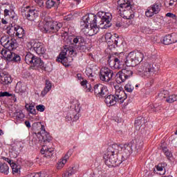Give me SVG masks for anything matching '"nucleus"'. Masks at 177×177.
I'll list each match as a JSON object with an SVG mask.
<instances>
[{
    "instance_id": "f257e3e1",
    "label": "nucleus",
    "mask_w": 177,
    "mask_h": 177,
    "mask_svg": "<svg viewBox=\"0 0 177 177\" xmlns=\"http://www.w3.org/2000/svg\"><path fill=\"white\" fill-rule=\"evenodd\" d=\"M112 16L110 12H99L97 16L91 15H85L80 21V28L86 35L93 37L97 32H99L97 27V20H100L101 28H109L111 27Z\"/></svg>"
},
{
    "instance_id": "f03ea898",
    "label": "nucleus",
    "mask_w": 177,
    "mask_h": 177,
    "mask_svg": "<svg viewBox=\"0 0 177 177\" xmlns=\"http://www.w3.org/2000/svg\"><path fill=\"white\" fill-rule=\"evenodd\" d=\"M121 151V147L118 144H113L107 149V152L104 155V162L108 167H118L122 164V161H125L126 158L120 155L118 159V153Z\"/></svg>"
},
{
    "instance_id": "7ed1b4c3",
    "label": "nucleus",
    "mask_w": 177,
    "mask_h": 177,
    "mask_svg": "<svg viewBox=\"0 0 177 177\" xmlns=\"http://www.w3.org/2000/svg\"><path fill=\"white\" fill-rule=\"evenodd\" d=\"M39 128H40V131L35 132L36 136L38 138L39 141L41 142L42 145V148L41 149V153L43 154L44 157L46 158H50L52 156H53V148L48 147L46 145L47 143H50V140H52V137L49 135V133L46 132L45 130V126L39 124Z\"/></svg>"
},
{
    "instance_id": "20e7f679",
    "label": "nucleus",
    "mask_w": 177,
    "mask_h": 177,
    "mask_svg": "<svg viewBox=\"0 0 177 177\" xmlns=\"http://www.w3.org/2000/svg\"><path fill=\"white\" fill-rule=\"evenodd\" d=\"M159 70L160 67L157 64L145 62L138 66V74L142 78H150V77L156 75Z\"/></svg>"
},
{
    "instance_id": "39448f33",
    "label": "nucleus",
    "mask_w": 177,
    "mask_h": 177,
    "mask_svg": "<svg viewBox=\"0 0 177 177\" xmlns=\"http://www.w3.org/2000/svg\"><path fill=\"white\" fill-rule=\"evenodd\" d=\"M44 21V29L46 34H55L63 27L62 23L55 21L50 17H46Z\"/></svg>"
},
{
    "instance_id": "423d86ee",
    "label": "nucleus",
    "mask_w": 177,
    "mask_h": 177,
    "mask_svg": "<svg viewBox=\"0 0 177 177\" xmlns=\"http://www.w3.org/2000/svg\"><path fill=\"white\" fill-rule=\"evenodd\" d=\"M118 5H119L118 9L120 12H123L124 19L131 20L135 17L133 10L131 9L130 0H118Z\"/></svg>"
},
{
    "instance_id": "0eeeda50",
    "label": "nucleus",
    "mask_w": 177,
    "mask_h": 177,
    "mask_svg": "<svg viewBox=\"0 0 177 177\" xmlns=\"http://www.w3.org/2000/svg\"><path fill=\"white\" fill-rule=\"evenodd\" d=\"M145 55L140 51H133L128 54L125 63L129 67H135L142 62Z\"/></svg>"
},
{
    "instance_id": "6e6552de",
    "label": "nucleus",
    "mask_w": 177,
    "mask_h": 177,
    "mask_svg": "<svg viewBox=\"0 0 177 177\" xmlns=\"http://www.w3.org/2000/svg\"><path fill=\"white\" fill-rule=\"evenodd\" d=\"M25 62L26 64H32L35 68L45 70V63H44V61L31 53H28L26 55Z\"/></svg>"
},
{
    "instance_id": "1a4fd4ad",
    "label": "nucleus",
    "mask_w": 177,
    "mask_h": 177,
    "mask_svg": "<svg viewBox=\"0 0 177 177\" xmlns=\"http://www.w3.org/2000/svg\"><path fill=\"white\" fill-rule=\"evenodd\" d=\"M115 77H117V73L107 67H103L100 71V80L103 82H110V81H113Z\"/></svg>"
},
{
    "instance_id": "9d476101",
    "label": "nucleus",
    "mask_w": 177,
    "mask_h": 177,
    "mask_svg": "<svg viewBox=\"0 0 177 177\" xmlns=\"http://www.w3.org/2000/svg\"><path fill=\"white\" fill-rule=\"evenodd\" d=\"M0 42L2 46L5 48L2 49H6L7 50H14V49L17 48V41L15 39L9 38V36L7 35L1 37Z\"/></svg>"
},
{
    "instance_id": "9b49d317",
    "label": "nucleus",
    "mask_w": 177,
    "mask_h": 177,
    "mask_svg": "<svg viewBox=\"0 0 177 177\" xmlns=\"http://www.w3.org/2000/svg\"><path fill=\"white\" fill-rule=\"evenodd\" d=\"M10 50H12L1 49V55L6 60H8V62H12L13 63H20V62H21V57L20 55Z\"/></svg>"
},
{
    "instance_id": "f8f14e48",
    "label": "nucleus",
    "mask_w": 177,
    "mask_h": 177,
    "mask_svg": "<svg viewBox=\"0 0 177 177\" xmlns=\"http://www.w3.org/2000/svg\"><path fill=\"white\" fill-rule=\"evenodd\" d=\"M27 47L30 50H35L37 55H44L45 52H46L44 44L35 40L28 42Z\"/></svg>"
},
{
    "instance_id": "ddd939ff",
    "label": "nucleus",
    "mask_w": 177,
    "mask_h": 177,
    "mask_svg": "<svg viewBox=\"0 0 177 177\" xmlns=\"http://www.w3.org/2000/svg\"><path fill=\"white\" fill-rule=\"evenodd\" d=\"M132 75H133V72L128 68L122 69V71L116 73V82L118 84L125 82V81H127V80H129Z\"/></svg>"
},
{
    "instance_id": "4468645a",
    "label": "nucleus",
    "mask_w": 177,
    "mask_h": 177,
    "mask_svg": "<svg viewBox=\"0 0 177 177\" xmlns=\"http://www.w3.org/2000/svg\"><path fill=\"white\" fill-rule=\"evenodd\" d=\"M21 13L23 17L32 21L35 20V17H38V13L35 9H31L30 6L22 7L21 10Z\"/></svg>"
},
{
    "instance_id": "2eb2a0df",
    "label": "nucleus",
    "mask_w": 177,
    "mask_h": 177,
    "mask_svg": "<svg viewBox=\"0 0 177 177\" xmlns=\"http://www.w3.org/2000/svg\"><path fill=\"white\" fill-rule=\"evenodd\" d=\"M93 91L97 97H106L109 95V88L102 84H95Z\"/></svg>"
},
{
    "instance_id": "dca6fc26",
    "label": "nucleus",
    "mask_w": 177,
    "mask_h": 177,
    "mask_svg": "<svg viewBox=\"0 0 177 177\" xmlns=\"http://www.w3.org/2000/svg\"><path fill=\"white\" fill-rule=\"evenodd\" d=\"M162 6V5L161 3H154L148 7L145 12V15L147 17H153L154 15H158V13H160L161 11Z\"/></svg>"
},
{
    "instance_id": "f3484780",
    "label": "nucleus",
    "mask_w": 177,
    "mask_h": 177,
    "mask_svg": "<svg viewBox=\"0 0 177 177\" xmlns=\"http://www.w3.org/2000/svg\"><path fill=\"white\" fill-rule=\"evenodd\" d=\"M8 34L9 35H13V34H15V36L18 38H23L24 37V29L23 28L17 26H8Z\"/></svg>"
},
{
    "instance_id": "a211bd4d",
    "label": "nucleus",
    "mask_w": 177,
    "mask_h": 177,
    "mask_svg": "<svg viewBox=\"0 0 177 177\" xmlns=\"http://www.w3.org/2000/svg\"><path fill=\"white\" fill-rule=\"evenodd\" d=\"M124 63H125V62L122 57L118 56L115 57L113 62H109V66L114 67L117 70H121V68H124Z\"/></svg>"
},
{
    "instance_id": "6ab92c4d",
    "label": "nucleus",
    "mask_w": 177,
    "mask_h": 177,
    "mask_svg": "<svg viewBox=\"0 0 177 177\" xmlns=\"http://www.w3.org/2000/svg\"><path fill=\"white\" fill-rule=\"evenodd\" d=\"M162 42L164 45H171L177 42V33H171L163 37Z\"/></svg>"
},
{
    "instance_id": "aec40b11",
    "label": "nucleus",
    "mask_w": 177,
    "mask_h": 177,
    "mask_svg": "<svg viewBox=\"0 0 177 177\" xmlns=\"http://www.w3.org/2000/svg\"><path fill=\"white\" fill-rule=\"evenodd\" d=\"M118 146H120V147H121V151H122V150H124V153L126 154H131V153H132V151H135V148L133 147V143L132 142H129L128 144H120L118 145Z\"/></svg>"
},
{
    "instance_id": "412c9836",
    "label": "nucleus",
    "mask_w": 177,
    "mask_h": 177,
    "mask_svg": "<svg viewBox=\"0 0 177 177\" xmlns=\"http://www.w3.org/2000/svg\"><path fill=\"white\" fill-rule=\"evenodd\" d=\"M67 50H64L60 53L57 57V62L62 63L64 66H67L68 59H67Z\"/></svg>"
},
{
    "instance_id": "4be33fe9",
    "label": "nucleus",
    "mask_w": 177,
    "mask_h": 177,
    "mask_svg": "<svg viewBox=\"0 0 177 177\" xmlns=\"http://www.w3.org/2000/svg\"><path fill=\"white\" fill-rule=\"evenodd\" d=\"M113 39H114V45L113 44ZM110 41H106L107 44L110 46L113 45V48H118V46H120V44H122V40L118 35L115 34L111 38H110Z\"/></svg>"
},
{
    "instance_id": "5701e85b",
    "label": "nucleus",
    "mask_w": 177,
    "mask_h": 177,
    "mask_svg": "<svg viewBox=\"0 0 177 177\" xmlns=\"http://www.w3.org/2000/svg\"><path fill=\"white\" fill-rule=\"evenodd\" d=\"M71 154H73V151H68L67 152V153L65 155V156L62 159V160H60L57 163V168L58 169H62V168H63V167H64V165L67 162V160H68V158H70V157H71Z\"/></svg>"
},
{
    "instance_id": "b1692460",
    "label": "nucleus",
    "mask_w": 177,
    "mask_h": 177,
    "mask_svg": "<svg viewBox=\"0 0 177 177\" xmlns=\"http://www.w3.org/2000/svg\"><path fill=\"white\" fill-rule=\"evenodd\" d=\"M68 41H69L72 45H74V44H84V42H85V39H84V37L82 36L69 37Z\"/></svg>"
},
{
    "instance_id": "393cba45",
    "label": "nucleus",
    "mask_w": 177,
    "mask_h": 177,
    "mask_svg": "<svg viewBox=\"0 0 177 177\" xmlns=\"http://www.w3.org/2000/svg\"><path fill=\"white\" fill-rule=\"evenodd\" d=\"M107 106H114L117 104V97L114 95H109L105 97L104 100Z\"/></svg>"
},
{
    "instance_id": "a878e982",
    "label": "nucleus",
    "mask_w": 177,
    "mask_h": 177,
    "mask_svg": "<svg viewBox=\"0 0 177 177\" xmlns=\"http://www.w3.org/2000/svg\"><path fill=\"white\" fill-rule=\"evenodd\" d=\"M115 96L116 97L117 102H119V103H124V100L128 97V95L124 91H120L118 93H115Z\"/></svg>"
},
{
    "instance_id": "bb28decb",
    "label": "nucleus",
    "mask_w": 177,
    "mask_h": 177,
    "mask_svg": "<svg viewBox=\"0 0 177 177\" xmlns=\"http://www.w3.org/2000/svg\"><path fill=\"white\" fill-rule=\"evenodd\" d=\"M15 7L12 6H10L8 8H6L4 10V16L6 17V16H9L11 19H15Z\"/></svg>"
},
{
    "instance_id": "cd10ccee",
    "label": "nucleus",
    "mask_w": 177,
    "mask_h": 177,
    "mask_svg": "<svg viewBox=\"0 0 177 177\" xmlns=\"http://www.w3.org/2000/svg\"><path fill=\"white\" fill-rule=\"evenodd\" d=\"M25 108L30 114L35 115L37 114V110H35V103L31 102L30 104H26Z\"/></svg>"
},
{
    "instance_id": "c85d7f7f",
    "label": "nucleus",
    "mask_w": 177,
    "mask_h": 177,
    "mask_svg": "<svg viewBox=\"0 0 177 177\" xmlns=\"http://www.w3.org/2000/svg\"><path fill=\"white\" fill-rule=\"evenodd\" d=\"M0 172L4 175L9 174V166L5 162H0Z\"/></svg>"
},
{
    "instance_id": "c756f323",
    "label": "nucleus",
    "mask_w": 177,
    "mask_h": 177,
    "mask_svg": "<svg viewBox=\"0 0 177 177\" xmlns=\"http://www.w3.org/2000/svg\"><path fill=\"white\" fill-rule=\"evenodd\" d=\"M15 92L17 93H24L26 92V86L21 84V82H18L15 87Z\"/></svg>"
},
{
    "instance_id": "7c9ffc66",
    "label": "nucleus",
    "mask_w": 177,
    "mask_h": 177,
    "mask_svg": "<svg viewBox=\"0 0 177 177\" xmlns=\"http://www.w3.org/2000/svg\"><path fill=\"white\" fill-rule=\"evenodd\" d=\"M52 89V83L49 80H46V86L44 89L41 91V95L45 96L48 92H49Z\"/></svg>"
},
{
    "instance_id": "2f4dec72",
    "label": "nucleus",
    "mask_w": 177,
    "mask_h": 177,
    "mask_svg": "<svg viewBox=\"0 0 177 177\" xmlns=\"http://www.w3.org/2000/svg\"><path fill=\"white\" fill-rule=\"evenodd\" d=\"M86 75L91 80V81H95V78H96V73H93V71H92V68H87L85 71Z\"/></svg>"
},
{
    "instance_id": "473e14b6",
    "label": "nucleus",
    "mask_w": 177,
    "mask_h": 177,
    "mask_svg": "<svg viewBox=\"0 0 177 177\" xmlns=\"http://www.w3.org/2000/svg\"><path fill=\"white\" fill-rule=\"evenodd\" d=\"M10 167L12 169V174H20V169H21V166L17 165L15 162H12V164H10Z\"/></svg>"
},
{
    "instance_id": "72a5a7b5",
    "label": "nucleus",
    "mask_w": 177,
    "mask_h": 177,
    "mask_svg": "<svg viewBox=\"0 0 177 177\" xmlns=\"http://www.w3.org/2000/svg\"><path fill=\"white\" fill-rule=\"evenodd\" d=\"M165 167H167V164L165 162L159 163L157 166H156V171H158L162 175L165 174Z\"/></svg>"
},
{
    "instance_id": "f704fd0d",
    "label": "nucleus",
    "mask_w": 177,
    "mask_h": 177,
    "mask_svg": "<svg viewBox=\"0 0 177 177\" xmlns=\"http://www.w3.org/2000/svg\"><path fill=\"white\" fill-rule=\"evenodd\" d=\"M1 81L3 85H9L12 82V77L10 75H4L1 77Z\"/></svg>"
},
{
    "instance_id": "c9c22d12",
    "label": "nucleus",
    "mask_w": 177,
    "mask_h": 177,
    "mask_svg": "<svg viewBox=\"0 0 177 177\" xmlns=\"http://www.w3.org/2000/svg\"><path fill=\"white\" fill-rule=\"evenodd\" d=\"M14 117H15L17 121H21L24 118V113L21 111H18L14 113Z\"/></svg>"
},
{
    "instance_id": "e433bc0d",
    "label": "nucleus",
    "mask_w": 177,
    "mask_h": 177,
    "mask_svg": "<svg viewBox=\"0 0 177 177\" xmlns=\"http://www.w3.org/2000/svg\"><path fill=\"white\" fill-rule=\"evenodd\" d=\"M135 151H138L143 147V142L142 140H137L135 144H133Z\"/></svg>"
},
{
    "instance_id": "4c0bfd02",
    "label": "nucleus",
    "mask_w": 177,
    "mask_h": 177,
    "mask_svg": "<svg viewBox=\"0 0 177 177\" xmlns=\"http://www.w3.org/2000/svg\"><path fill=\"white\" fill-rule=\"evenodd\" d=\"M9 154L11 158H17V156H19V152L16 151V147L15 146L10 150Z\"/></svg>"
},
{
    "instance_id": "58836bf2",
    "label": "nucleus",
    "mask_w": 177,
    "mask_h": 177,
    "mask_svg": "<svg viewBox=\"0 0 177 177\" xmlns=\"http://www.w3.org/2000/svg\"><path fill=\"white\" fill-rule=\"evenodd\" d=\"M162 150L166 156L167 160H171V158H172V153H171L169 150H168V148H167L166 147H162Z\"/></svg>"
},
{
    "instance_id": "ea45409f",
    "label": "nucleus",
    "mask_w": 177,
    "mask_h": 177,
    "mask_svg": "<svg viewBox=\"0 0 177 177\" xmlns=\"http://www.w3.org/2000/svg\"><path fill=\"white\" fill-rule=\"evenodd\" d=\"M134 87L131 83H127L124 86V90L126 92H129L130 93L133 91Z\"/></svg>"
},
{
    "instance_id": "a19ab883",
    "label": "nucleus",
    "mask_w": 177,
    "mask_h": 177,
    "mask_svg": "<svg viewBox=\"0 0 177 177\" xmlns=\"http://www.w3.org/2000/svg\"><path fill=\"white\" fill-rule=\"evenodd\" d=\"M176 100H177V95H171L169 96V97L166 100V102H167V103H174V102H176Z\"/></svg>"
},
{
    "instance_id": "79ce46f5",
    "label": "nucleus",
    "mask_w": 177,
    "mask_h": 177,
    "mask_svg": "<svg viewBox=\"0 0 177 177\" xmlns=\"http://www.w3.org/2000/svg\"><path fill=\"white\" fill-rule=\"evenodd\" d=\"M55 3H56V2H55V1L48 0L46 3V8L50 9V8H53V6H55Z\"/></svg>"
},
{
    "instance_id": "37998d69",
    "label": "nucleus",
    "mask_w": 177,
    "mask_h": 177,
    "mask_svg": "<svg viewBox=\"0 0 177 177\" xmlns=\"http://www.w3.org/2000/svg\"><path fill=\"white\" fill-rule=\"evenodd\" d=\"M78 171V167L76 166L73 167L71 168L68 171L71 174V176L74 175Z\"/></svg>"
},
{
    "instance_id": "c03bdc74",
    "label": "nucleus",
    "mask_w": 177,
    "mask_h": 177,
    "mask_svg": "<svg viewBox=\"0 0 177 177\" xmlns=\"http://www.w3.org/2000/svg\"><path fill=\"white\" fill-rule=\"evenodd\" d=\"M10 96H12V94L9 93L8 91L0 92V97H9Z\"/></svg>"
},
{
    "instance_id": "a18cd8bd",
    "label": "nucleus",
    "mask_w": 177,
    "mask_h": 177,
    "mask_svg": "<svg viewBox=\"0 0 177 177\" xmlns=\"http://www.w3.org/2000/svg\"><path fill=\"white\" fill-rule=\"evenodd\" d=\"M36 109L37 111H40V113H44L45 111V106L42 104L37 105L36 106Z\"/></svg>"
},
{
    "instance_id": "49530a36",
    "label": "nucleus",
    "mask_w": 177,
    "mask_h": 177,
    "mask_svg": "<svg viewBox=\"0 0 177 177\" xmlns=\"http://www.w3.org/2000/svg\"><path fill=\"white\" fill-rule=\"evenodd\" d=\"M142 120H143L142 118L140 117V118H138L136 121H135V125L136 127H139L140 125L142 124Z\"/></svg>"
},
{
    "instance_id": "de8ad7c7",
    "label": "nucleus",
    "mask_w": 177,
    "mask_h": 177,
    "mask_svg": "<svg viewBox=\"0 0 177 177\" xmlns=\"http://www.w3.org/2000/svg\"><path fill=\"white\" fill-rule=\"evenodd\" d=\"M167 17H170L171 19H174V20H176V15H174L172 12H168L166 14Z\"/></svg>"
},
{
    "instance_id": "09e8293b",
    "label": "nucleus",
    "mask_w": 177,
    "mask_h": 177,
    "mask_svg": "<svg viewBox=\"0 0 177 177\" xmlns=\"http://www.w3.org/2000/svg\"><path fill=\"white\" fill-rule=\"evenodd\" d=\"M113 35L111 33H106L105 35V39L106 42H110V38H112Z\"/></svg>"
},
{
    "instance_id": "8fccbe9b",
    "label": "nucleus",
    "mask_w": 177,
    "mask_h": 177,
    "mask_svg": "<svg viewBox=\"0 0 177 177\" xmlns=\"http://www.w3.org/2000/svg\"><path fill=\"white\" fill-rule=\"evenodd\" d=\"M73 19V15L71 14H68V15L64 17V20H66V21H70Z\"/></svg>"
},
{
    "instance_id": "3c124183",
    "label": "nucleus",
    "mask_w": 177,
    "mask_h": 177,
    "mask_svg": "<svg viewBox=\"0 0 177 177\" xmlns=\"http://www.w3.org/2000/svg\"><path fill=\"white\" fill-rule=\"evenodd\" d=\"M3 160H4V161H6L7 162H8V164H12V162H13V161L10 159H9V158H5V157H3Z\"/></svg>"
},
{
    "instance_id": "603ef678",
    "label": "nucleus",
    "mask_w": 177,
    "mask_h": 177,
    "mask_svg": "<svg viewBox=\"0 0 177 177\" xmlns=\"http://www.w3.org/2000/svg\"><path fill=\"white\" fill-rule=\"evenodd\" d=\"M70 176H71V174L68 171L62 174V177H70Z\"/></svg>"
},
{
    "instance_id": "864d4df0",
    "label": "nucleus",
    "mask_w": 177,
    "mask_h": 177,
    "mask_svg": "<svg viewBox=\"0 0 177 177\" xmlns=\"http://www.w3.org/2000/svg\"><path fill=\"white\" fill-rule=\"evenodd\" d=\"M87 84H88V82L86 80H83L81 82L82 86H84V87L86 86V88H88Z\"/></svg>"
},
{
    "instance_id": "5fc2aeb1",
    "label": "nucleus",
    "mask_w": 177,
    "mask_h": 177,
    "mask_svg": "<svg viewBox=\"0 0 177 177\" xmlns=\"http://www.w3.org/2000/svg\"><path fill=\"white\" fill-rule=\"evenodd\" d=\"M176 1L177 0H170L169 3V5L170 6H174V5H175V3H176Z\"/></svg>"
},
{
    "instance_id": "6e6d98bb",
    "label": "nucleus",
    "mask_w": 177,
    "mask_h": 177,
    "mask_svg": "<svg viewBox=\"0 0 177 177\" xmlns=\"http://www.w3.org/2000/svg\"><path fill=\"white\" fill-rule=\"evenodd\" d=\"M25 125L27 127V128H31V124L28 121L25 122Z\"/></svg>"
},
{
    "instance_id": "4d7b16f0",
    "label": "nucleus",
    "mask_w": 177,
    "mask_h": 177,
    "mask_svg": "<svg viewBox=\"0 0 177 177\" xmlns=\"http://www.w3.org/2000/svg\"><path fill=\"white\" fill-rule=\"evenodd\" d=\"M115 89L116 91L115 93H118L120 92V91H122V90H121V88L118 86H115Z\"/></svg>"
},
{
    "instance_id": "13d9d810",
    "label": "nucleus",
    "mask_w": 177,
    "mask_h": 177,
    "mask_svg": "<svg viewBox=\"0 0 177 177\" xmlns=\"http://www.w3.org/2000/svg\"><path fill=\"white\" fill-rule=\"evenodd\" d=\"M11 97L14 102H17V98L16 97L15 95L12 94Z\"/></svg>"
},
{
    "instance_id": "bf43d9fd",
    "label": "nucleus",
    "mask_w": 177,
    "mask_h": 177,
    "mask_svg": "<svg viewBox=\"0 0 177 177\" xmlns=\"http://www.w3.org/2000/svg\"><path fill=\"white\" fill-rule=\"evenodd\" d=\"M34 177H42L41 173H34Z\"/></svg>"
},
{
    "instance_id": "052dcab7",
    "label": "nucleus",
    "mask_w": 177,
    "mask_h": 177,
    "mask_svg": "<svg viewBox=\"0 0 177 177\" xmlns=\"http://www.w3.org/2000/svg\"><path fill=\"white\" fill-rule=\"evenodd\" d=\"M1 23H2L3 24H8V21H6V19L2 18V19H1Z\"/></svg>"
},
{
    "instance_id": "680f3d73",
    "label": "nucleus",
    "mask_w": 177,
    "mask_h": 177,
    "mask_svg": "<svg viewBox=\"0 0 177 177\" xmlns=\"http://www.w3.org/2000/svg\"><path fill=\"white\" fill-rule=\"evenodd\" d=\"M80 118V115L76 114L74 116V121H77V120H78Z\"/></svg>"
},
{
    "instance_id": "e2e57ef3",
    "label": "nucleus",
    "mask_w": 177,
    "mask_h": 177,
    "mask_svg": "<svg viewBox=\"0 0 177 177\" xmlns=\"http://www.w3.org/2000/svg\"><path fill=\"white\" fill-rule=\"evenodd\" d=\"M165 93H168V91H163L162 93L161 94V96H162V97H165V95H165Z\"/></svg>"
},
{
    "instance_id": "0e129e2a",
    "label": "nucleus",
    "mask_w": 177,
    "mask_h": 177,
    "mask_svg": "<svg viewBox=\"0 0 177 177\" xmlns=\"http://www.w3.org/2000/svg\"><path fill=\"white\" fill-rule=\"evenodd\" d=\"M77 78H78L79 80H81V78H82V75H81V73H78V74L77 75Z\"/></svg>"
},
{
    "instance_id": "69168bd1",
    "label": "nucleus",
    "mask_w": 177,
    "mask_h": 177,
    "mask_svg": "<svg viewBox=\"0 0 177 177\" xmlns=\"http://www.w3.org/2000/svg\"><path fill=\"white\" fill-rule=\"evenodd\" d=\"M86 92H93V90H92V89L91 88V87H89L88 88H87V89L86 90Z\"/></svg>"
},
{
    "instance_id": "338daca9",
    "label": "nucleus",
    "mask_w": 177,
    "mask_h": 177,
    "mask_svg": "<svg viewBox=\"0 0 177 177\" xmlns=\"http://www.w3.org/2000/svg\"><path fill=\"white\" fill-rule=\"evenodd\" d=\"M28 177H34V173L28 175Z\"/></svg>"
},
{
    "instance_id": "774afa93",
    "label": "nucleus",
    "mask_w": 177,
    "mask_h": 177,
    "mask_svg": "<svg viewBox=\"0 0 177 177\" xmlns=\"http://www.w3.org/2000/svg\"><path fill=\"white\" fill-rule=\"evenodd\" d=\"M3 135V131L2 129H0V136H2Z\"/></svg>"
}]
</instances>
